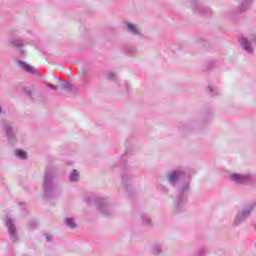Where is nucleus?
I'll use <instances>...</instances> for the list:
<instances>
[{
    "label": "nucleus",
    "mask_w": 256,
    "mask_h": 256,
    "mask_svg": "<svg viewBox=\"0 0 256 256\" xmlns=\"http://www.w3.org/2000/svg\"><path fill=\"white\" fill-rule=\"evenodd\" d=\"M253 209H255V204H247L241 211L238 212L236 218L234 220L233 225L237 227V225H241L253 213Z\"/></svg>",
    "instance_id": "obj_1"
},
{
    "label": "nucleus",
    "mask_w": 256,
    "mask_h": 256,
    "mask_svg": "<svg viewBox=\"0 0 256 256\" xmlns=\"http://www.w3.org/2000/svg\"><path fill=\"white\" fill-rule=\"evenodd\" d=\"M230 179L235 181V183L245 184L251 182V176L243 174H231Z\"/></svg>",
    "instance_id": "obj_2"
},
{
    "label": "nucleus",
    "mask_w": 256,
    "mask_h": 256,
    "mask_svg": "<svg viewBox=\"0 0 256 256\" xmlns=\"http://www.w3.org/2000/svg\"><path fill=\"white\" fill-rule=\"evenodd\" d=\"M242 49H244V51H246V53H250L252 54L253 53V46L251 45V41L248 40L247 38L245 37H240L238 39Z\"/></svg>",
    "instance_id": "obj_3"
},
{
    "label": "nucleus",
    "mask_w": 256,
    "mask_h": 256,
    "mask_svg": "<svg viewBox=\"0 0 256 256\" xmlns=\"http://www.w3.org/2000/svg\"><path fill=\"white\" fill-rule=\"evenodd\" d=\"M251 3H253V0H243L242 5L239 7V13H244V11H247L251 7Z\"/></svg>",
    "instance_id": "obj_4"
},
{
    "label": "nucleus",
    "mask_w": 256,
    "mask_h": 256,
    "mask_svg": "<svg viewBox=\"0 0 256 256\" xmlns=\"http://www.w3.org/2000/svg\"><path fill=\"white\" fill-rule=\"evenodd\" d=\"M18 65L24 69V71H27L28 73H33V67L30 66L29 64L25 63V62H18Z\"/></svg>",
    "instance_id": "obj_5"
},
{
    "label": "nucleus",
    "mask_w": 256,
    "mask_h": 256,
    "mask_svg": "<svg viewBox=\"0 0 256 256\" xmlns=\"http://www.w3.org/2000/svg\"><path fill=\"white\" fill-rule=\"evenodd\" d=\"M179 177H181V173L180 172H173L170 174V178L169 181L173 184L177 183V179H179Z\"/></svg>",
    "instance_id": "obj_6"
},
{
    "label": "nucleus",
    "mask_w": 256,
    "mask_h": 256,
    "mask_svg": "<svg viewBox=\"0 0 256 256\" xmlns=\"http://www.w3.org/2000/svg\"><path fill=\"white\" fill-rule=\"evenodd\" d=\"M15 155L17 157H20V159H25L27 157V153L25 151H22V150H16Z\"/></svg>",
    "instance_id": "obj_7"
},
{
    "label": "nucleus",
    "mask_w": 256,
    "mask_h": 256,
    "mask_svg": "<svg viewBox=\"0 0 256 256\" xmlns=\"http://www.w3.org/2000/svg\"><path fill=\"white\" fill-rule=\"evenodd\" d=\"M128 30L131 31V33H134L135 35H139L138 29L133 24H127Z\"/></svg>",
    "instance_id": "obj_8"
},
{
    "label": "nucleus",
    "mask_w": 256,
    "mask_h": 256,
    "mask_svg": "<svg viewBox=\"0 0 256 256\" xmlns=\"http://www.w3.org/2000/svg\"><path fill=\"white\" fill-rule=\"evenodd\" d=\"M79 179V173H77V170H73V172L70 175V181H77Z\"/></svg>",
    "instance_id": "obj_9"
},
{
    "label": "nucleus",
    "mask_w": 256,
    "mask_h": 256,
    "mask_svg": "<svg viewBox=\"0 0 256 256\" xmlns=\"http://www.w3.org/2000/svg\"><path fill=\"white\" fill-rule=\"evenodd\" d=\"M65 223H66V225H68V227H71L72 229H73V227H75V221H73V219H71V218H67L65 220Z\"/></svg>",
    "instance_id": "obj_10"
},
{
    "label": "nucleus",
    "mask_w": 256,
    "mask_h": 256,
    "mask_svg": "<svg viewBox=\"0 0 256 256\" xmlns=\"http://www.w3.org/2000/svg\"><path fill=\"white\" fill-rule=\"evenodd\" d=\"M7 227L9 228V232L11 233V235H13L15 233V226L13 225V223H11V221L7 222Z\"/></svg>",
    "instance_id": "obj_11"
},
{
    "label": "nucleus",
    "mask_w": 256,
    "mask_h": 256,
    "mask_svg": "<svg viewBox=\"0 0 256 256\" xmlns=\"http://www.w3.org/2000/svg\"><path fill=\"white\" fill-rule=\"evenodd\" d=\"M14 44L21 46V45H23V42H21L20 40H17L16 42H14Z\"/></svg>",
    "instance_id": "obj_12"
},
{
    "label": "nucleus",
    "mask_w": 256,
    "mask_h": 256,
    "mask_svg": "<svg viewBox=\"0 0 256 256\" xmlns=\"http://www.w3.org/2000/svg\"><path fill=\"white\" fill-rule=\"evenodd\" d=\"M48 87H49L50 89H57V86L52 85V84H48Z\"/></svg>",
    "instance_id": "obj_13"
}]
</instances>
